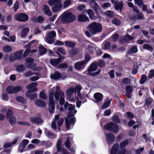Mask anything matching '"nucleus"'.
<instances>
[{"label": "nucleus", "instance_id": "20", "mask_svg": "<svg viewBox=\"0 0 154 154\" xmlns=\"http://www.w3.org/2000/svg\"><path fill=\"white\" fill-rule=\"evenodd\" d=\"M42 10L44 13L49 16L52 15V12L49 7L47 5H45L43 6Z\"/></svg>", "mask_w": 154, "mask_h": 154}, {"label": "nucleus", "instance_id": "27", "mask_svg": "<svg viewBox=\"0 0 154 154\" xmlns=\"http://www.w3.org/2000/svg\"><path fill=\"white\" fill-rule=\"evenodd\" d=\"M89 17L91 19L95 20L97 17L95 16L94 11L91 9H89L86 11Z\"/></svg>", "mask_w": 154, "mask_h": 154}, {"label": "nucleus", "instance_id": "35", "mask_svg": "<svg viewBox=\"0 0 154 154\" xmlns=\"http://www.w3.org/2000/svg\"><path fill=\"white\" fill-rule=\"evenodd\" d=\"M29 29V28L28 27H26L24 28L20 33V36L22 38L25 37Z\"/></svg>", "mask_w": 154, "mask_h": 154}, {"label": "nucleus", "instance_id": "63", "mask_svg": "<svg viewBox=\"0 0 154 154\" xmlns=\"http://www.w3.org/2000/svg\"><path fill=\"white\" fill-rule=\"evenodd\" d=\"M143 147H141L139 149H137L136 150V154H140L144 150Z\"/></svg>", "mask_w": 154, "mask_h": 154}, {"label": "nucleus", "instance_id": "19", "mask_svg": "<svg viewBox=\"0 0 154 154\" xmlns=\"http://www.w3.org/2000/svg\"><path fill=\"white\" fill-rule=\"evenodd\" d=\"M94 97L95 99V102L96 103L101 102L103 98V95L99 92L95 93L94 94Z\"/></svg>", "mask_w": 154, "mask_h": 154}, {"label": "nucleus", "instance_id": "21", "mask_svg": "<svg viewBox=\"0 0 154 154\" xmlns=\"http://www.w3.org/2000/svg\"><path fill=\"white\" fill-rule=\"evenodd\" d=\"M97 67V63L96 62H94L90 65V66L88 69V72H90L96 70Z\"/></svg>", "mask_w": 154, "mask_h": 154}, {"label": "nucleus", "instance_id": "16", "mask_svg": "<svg viewBox=\"0 0 154 154\" xmlns=\"http://www.w3.org/2000/svg\"><path fill=\"white\" fill-rule=\"evenodd\" d=\"M29 120L32 123L37 124H42L43 122L41 118L38 117H32L30 118Z\"/></svg>", "mask_w": 154, "mask_h": 154}, {"label": "nucleus", "instance_id": "42", "mask_svg": "<svg viewBox=\"0 0 154 154\" xmlns=\"http://www.w3.org/2000/svg\"><path fill=\"white\" fill-rule=\"evenodd\" d=\"M47 51V49L42 45H41L39 48V53L40 54L42 55L45 54Z\"/></svg>", "mask_w": 154, "mask_h": 154}, {"label": "nucleus", "instance_id": "64", "mask_svg": "<svg viewBox=\"0 0 154 154\" xmlns=\"http://www.w3.org/2000/svg\"><path fill=\"white\" fill-rule=\"evenodd\" d=\"M110 44L109 42H107L105 43L103 47V49L104 50H106L109 48L110 46Z\"/></svg>", "mask_w": 154, "mask_h": 154}, {"label": "nucleus", "instance_id": "17", "mask_svg": "<svg viewBox=\"0 0 154 154\" xmlns=\"http://www.w3.org/2000/svg\"><path fill=\"white\" fill-rule=\"evenodd\" d=\"M106 137V139L109 144L112 143L115 140L114 135L112 133H108L107 134H105Z\"/></svg>", "mask_w": 154, "mask_h": 154}, {"label": "nucleus", "instance_id": "15", "mask_svg": "<svg viewBox=\"0 0 154 154\" xmlns=\"http://www.w3.org/2000/svg\"><path fill=\"white\" fill-rule=\"evenodd\" d=\"M29 141L28 140H23L19 146V151L21 152H23L25 148L29 143Z\"/></svg>", "mask_w": 154, "mask_h": 154}, {"label": "nucleus", "instance_id": "36", "mask_svg": "<svg viewBox=\"0 0 154 154\" xmlns=\"http://www.w3.org/2000/svg\"><path fill=\"white\" fill-rule=\"evenodd\" d=\"M29 91L27 92L26 93V96L30 98L31 100H33L37 97V94L35 93L31 94Z\"/></svg>", "mask_w": 154, "mask_h": 154}, {"label": "nucleus", "instance_id": "10", "mask_svg": "<svg viewBox=\"0 0 154 154\" xmlns=\"http://www.w3.org/2000/svg\"><path fill=\"white\" fill-rule=\"evenodd\" d=\"M22 88L20 86L14 87L13 86H8L7 89V91L9 94L16 93L21 90Z\"/></svg>", "mask_w": 154, "mask_h": 154}, {"label": "nucleus", "instance_id": "51", "mask_svg": "<svg viewBox=\"0 0 154 154\" xmlns=\"http://www.w3.org/2000/svg\"><path fill=\"white\" fill-rule=\"evenodd\" d=\"M61 141L60 140H58L57 143V149L58 152L61 151Z\"/></svg>", "mask_w": 154, "mask_h": 154}, {"label": "nucleus", "instance_id": "33", "mask_svg": "<svg viewBox=\"0 0 154 154\" xmlns=\"http://www.w3.org/2000/svg\"><path fill=\"white\" fill-rule=\"evenodd\" d=\"M56 90L55 92V97L57 100H58L59 99V92L60 91H62L60 90V87L58 85H57L56 87Z\"/></svg>", "mask_w": 154, "mask_h": 154}, {"label": "nucleus", "instance_id": "29", "mask_svg": "<svg viewBox=\"0 0 154 154\" xmlns=\"http://www.w3.org/2000/svg\"><path fill=\"white\" fill-rule=\"evenodd\" d=\"M33 75H41L38 72H33L30 71H28L24 74V76L26 77H29Z\"/></svg>", "mask_w": 154, "mask_h": 154}, {"label": "nucleus", "instance_id": "30", "mask_svg": "<svg viewBox=\"0 0 154 154\" xmlns=\"http://www.w3.org/2000/svg\"><path fill=\"white\" fill-rule=\"evenodd\" d=\"M75 88H70L67 89L66 92V94L68 97H69L72 95L74 92Z\"/></svg>", "mask_w": 154, "mask_h": 154}, {"label": "nucleus", "instance_id": "45", "mask_svg": "<svg viewBox=\"0 0 154 154\" xmlns=\"http://www.w3.org/2000/svg\"><path fill=\"white\" fill-rule=\"evenodd\" d=\"M147 79V77L145 74H143L141 75L140 79V82L141 84H144Z\"/></svg>", "mask_w": 154, "mask_h": 154}, {"label": "nucleus", "instance_id": "39", "mask_svg": "<svg viewBox=\"0 0 154 154\" xmlns=\"http://www.w3.org/2000/svg\"><path fill=\"white\" fill-rule=\"evenodd\" d=\"M90 5L95 11H96L99 8V6L97 3L95 2V1L93 0H91Z\"/></svg>", "mask_w": 154, "mask_h": 154}, {"label": "nucleus", "instance_id": "50", "mask_svg": "<svg viewBox=\"0 0 154 154\" xmlns=\"http://www.w3.org/2000/svg\"><path fill=\"white\" fill-rule=\"evenodd\" d=\"M12 48L9 46H6L4 47L3 50L5 52H9L12 50Z\"/></svg>", "mask_w": 154, "mask_h": 154}, {"label": "nucleus", "instance_id": "43", "mask_svg": "<svg viewBox=\"0 0 154 154\" xmlns=\"http://www.w3.org/2000/svg\"><path fill=\"white\" fill-rule=\"evenodd\" d=\"M104 14L107 17H112L115 16V14L112 11L108 10L106 11Z\"/></svg>", "mask_w": 154, "mask_h": 154}, {"label": "nucleus", "instance_id": "28", "mask_svg": "<svg viewBox=\"0 0 154 154\" xmlns=\"http://www.w3.org/2000/svg\"><path fill=\"white\" fill-rule=\"evenodd\" d=\"M119 144L116 143L112 146L111 151V154H116L118 150Z\"/></svg>", "mask_w": 154, "mask_h": 154}, {"label": "nucleus", "instance_id": "41", "mask_svg": "<svg viewBox=\"0 0 154 154\" xmlns=\"http://www.w3.org/2000/svg\"><path fill=\"white\" fill-rule=\"evenodd\" d=\"M138 50L137 47L136 46H134L131 48L128 51V54H134L137 52Z\"/></svg>", "mask_w": 154, "mask_h": 154}, {"label": "nucleus", "instance_id": "4", "mask_svg": "<svg viewBox=\"0 0 154 154\" xmlns=\"http://www.w3.org/2000/svg\"><path fill=\"white\" fill-rule=\"evenodd\" d=\"M61 20L64 23H68L72 22L75 19V16L68 11H66L61 15Z\"/></svg>", "mask_w": 154, "mask_h": 154}, {"label": "nucleus", "instance_id": "44", "mask_svg": "<svg viewBox=\"0 0 154 154\" xmlns=\"http://www.w3.org/2000/svg\"><path fill=\"white\" fill-rule=\"evenodd\" d=\"M39 97L44 100L47 98L46 94L44 90L41 91L39 93Z\"/></svg>", "mask_w": 154, "mask_h": 154}, {"label": "nucleus", "instance_id": "26", "mask_svg": "<svg viewBox=\"0 0 154 154\" xmlns=\"http://www.w3.org/2000/svg\"><path fill=\"white\" fill-rule=\"evenodd\" d=\"M123 6V2L122 1L120 2L117 1L115 3V7L117 11L120 10L121 11Z\"/></svg>", "mask_w": 154, "mask_h": 154}, {"label": "nucleus", "instance_id": "32", "mask_svg": "<svg viewBox=\"0 0 154 154\" xmlns=\"http://www.w3.org/2000/svg\"><path fill=\"white\" fill-rule=\"evenodd\" d=\"M134 38V36H131L128 34H127L126 35L124 36V41L122 42L121 40L120 39H119V41L122 43H124V41H129L133 39Z\"/></svg>", "mask_w": 154, "mask_h": 154}, {"label": "nucleus", "instance_id": "47", "mask_svg": "<svg viewBox=\"0 0 154 154\" xmlns=\"http://www.w3.org/2000/svg\"><path fill=\"white\" fill-rule=\"evenodd\" d=\"M126 90L127 93L130 96V94L132 93L133 91L132 87L130 85L127 86L126 88Z\"/></svg>", "mask_w": 154, "mask_h": 154}, {"label": "nucleus", "instance_id": "46", "mask_svg": "<svg viewBox=\"0 0 154 154\" xmlns=\"http://www.w3.org/2000/svg\"><path fill=\"white\" fill-rule=\"evenodd\" d=\"M7 119H9V123L12 125H14L16 122V119L14 116H12Z\"/></svg>", "mask_w": 154, "mask_h": 154}, {"label": "nucleus", "instance_id": "56", "mask_svg": "<svg viewBox=\"0 0 154 154\" xmlns=\"http://www.w3.org/2000/svg\"><path fill=\"white\" fill-rule=\"evenodd\" d=\"M122 83L124 84H129L130 83V79L128 78H124L122 81Z\"/></svg>", "mask_w": 154, "mask_h": 154}, {"label": "nucleus", "instance_id": "34", "mask_svg": "<svg viewBox=\"0 0 154 154\" xmlns=\"http://www.w3.org/2000/svg\"><path fill=\"white\" fill-rule=\"evenodd\" d=\"M51 77L52 79H56L61 78L62 76L61 75L59 72H56L54 74H52Z\"/></svg>", "mask_w": 154, "mask_h": 154}, {"label": "nucleus", "instance_id": "11", "mask_svg": "<svg viewBox=\"0 0 154 154\" xmlns=\"http://www.w3.org/2000/svg\"><path fill=\"white\" fill-rule=\"evenodd\" d=\"M25 65L27 67L31 68L36 66L35 63H33L34 59L31 57H27L25 59Z\"/></svg>", "mask_w": 154, "mask_h": 154}, {"label": "nucleus", "instance_id": "8", "mask_svg": "<svg viewBox=\"0 0 154 154\" xmlns=\"http://www.w3.org/2000/svg\"><path fill=\"white\" fill-rule=\"evenodd\" d=\"M56 36V33L55 31H52L48 32L46 36V42L50 44H52L55 42L54 37Z\"/></svg>", "mask_w": 154, "mask_h": 154}, {"label": "nucleus", "instance_id": "48", "mask_svg": "<svg viewBox=\"0 0 154 154\" xmlns=\"http://www.w3.org/2000/svg\"><path fill=\"white\" fill-rule=\"evenodd\" d=\"M128 143V140H126L124 141L121 142L120 144V146L121 148H123L126 146Z\"/></svg>", "mask_w": 154, "mask_h": 154}, {"label": "nucleus", "instance_id": "22", "mask_svg": "<svg viewBox=\"0 0 154 154\" xmlns=\"http://www.w3.org/2000/svg\"><path fill=\"white\" fill-rule=\"evenodd\" d=\"M53 51L57 54H58L59 57H60V54L58 52H59L63 55L65 54V52L64 49L62 48H54Z\"/></svg>", "mask_w": 154, "mask_h": 154}, {"label": "nucleus", "instance_id": "55", "mask_svg": "<svg viewBox=\"0 0 154 154\" xmlns=\"http://www.w3.org/2000/svg\"><path fill=\"white\" fill-rule=\"evenodd\" d=\"M143 48L144 49L148 50L151 51L152 50V47L148 44L144 45L143 46Z\"/></svg>", "mask_w": 154, "mask_h": 154}, {"label": "nucleus", "instance_id": "7", "mask_svg": "<svg viewBox=\"0 0 154 154\" xmlns=\"http://www.w3.org/2000/svg\"><path fill=\"white\" fill-rule=\"evenodd\" d=\"M59 116V115H57L55 116L54 119L52 121L51 124L52 127L55 129L57 127V124L58 127H60L62 125L64 119H60Z\"/></svg>", "mask_w": 154, "mask_h": 154}, {"label": "nucleus", "instance_id": "62", "mask_svg": "<svg viewBox=\"0 0 154 154\" xmlns=\"http://www.w3.org/2000/svg\"><path fill=\"white\" fill-rule=\"evenodd\" d=\"M40 75H36V76L32 77L30 78V79L32 81H37L39 79V76Z\"/></svg>", "mask_w": 154, "mask_h": 154}, {"label": "nucleus", "instance_id": "18", "mask_svg": "<svg viewBox=\"0 0 154 154\" xmlns=\"http://www.w3.org/2000/svg\"><path fill=\"white\" fill-rule=\"evenodd\" d=\"M85 63L83 60L81 61L77 62L75 64V68L79 70L83 69L85 67Z\"/></svg>", "mask_w": 154, "mask_h": 154}, {"label": "nucleus", "instance_id": "25", "mask_svg": "<svg viewBox=\"0 0 154 154\" xmlns=\"http://www.w3.org/2000/svg\"><path fill=\"white\" fill-rule=\"evenodd\" d=\"M112 99H110L109 97H107L105 100L104 104L102 107L103 109L107 108L109 106Z\"/></svg>", "mask_w": 154, "mask_h": 154}, {"label": "nucleus", "instance_id": "13", "mask_svg": "<svg viewBox=\"0 0 154 154\" xmlns=\"http://www.w3.org/2000/svg\"><path fill=\"white\" fill-rule=\"evenodd\" d=\"M38 85V83L36 82H32L27 85L26 88L29 90L28 91L33 92L38 90V88L36 87Z\"/></svg>", "mask_w": 154, "mask_h": 154}, {"label": "nucleus", "instance_id": "38", "mask_svg": "<svg viewBox=\"0 0 154 154\" xmlns=\"http://www.w3.org/2000/svg\"><path fill=\"white\" fill-rule=\"evenodd\" d=\"M112 23L116 26H119L121 24V21L118 18L115 17L112 19Z\"/></svg>", "mask_w": 154, "mask_h": 154}, {"label": "nucleus", "instance_id": "14", "mask_svg": "<svg viewBox=\"0 0 154 154\" xmlns=\"http://www.w3.org/2000/svg\"><path fill=\"white\" fill-rule=\"evenodd\" d=\"M23 52V50H21L15 52L14 54V58L11 57H9V59L10 61H13L15 60H18L20 59L21 57L22 54Z\"/></svg>", "mask_w": 154, "mask_h": 154}, {"label": "nucleus", "instance_id": "54", "mask_svg": "<svg viewBox=\"0 0 154 154\" xmlns=\"http://www.w3.org/2000/svg\"><path fill=\"white\" fill-rule=\"evenodd\" d=\"M72 2L70 0H67L63 2V6L64 8H67L71 3Z\"/></svg>", "mask_w": 154, "mask_h": 154}, {"label": "nucleus", "instance_id": "60", "mask_svg": "<svg viewBox=\"0 0 154 154\" xmlns=\"http://www.w3.org/2000/svg\"><path fill=\"white\" fill-rule=\"evenodd\" d=\"M74 90V93L76 94L77 92L80 91L82 89V87L80 85H78L75 86Z\"/></svg>", "mask_w": 154, "mask_h": 154}, {"label": "nucleus", "instance_id": "3", "mask_svg": "<svg viewBox=\"0 0 154 154\" xmlns=\"http://www.w3.org/2000/svg\"><path fill=\"white\" fill-rule=\"evenodd\" d=\"M88 29L91 34H95L102 31V26L100 23L93 22L88 25Z\"/></svg>", "mask_w": 154, "mask_h": 154}, {"label": "nucleus", "instance_id": "1", "mask_svg": "<svg viewBox=\"0 0 154 154\" xmlns=\"http://www.w3.org/2000/svg\"><path fill=\"white\" fill-rule=\"evenodd\" d=\"M69 106L68 110L69 111V112L68 113L67 117L65 119L66 127L67 129L69 128V126L71 125H73L75 123V117H73L71 119H69V118L73 116L77 112L76 110H74L75 109L74 105L69 104Z\"/></svg>", "mask_w": 154, "mask_h": 154}, {"label": "nucleus", "instance_id": "23", "mask_svg": "<svg viewBox=\"0 0 154 154\" xmlns=\"http://www.w3.org/2000/svg\"><path fill=\"white\" fill-rule=\"evenodd\" d=\"M35 103L37 106L40 107H44L46 105L45 102L40 99H36Z\"/></svg>", "mask_w": 154, "mask_h": 154}, {"label": "nucleus", "instance_id": "31", "mask_svg": "<svg viewBox=\"0 0 154 154\" xmlns=\"http://www.w3.org/2000/svg\"><path fill=\"white\" fill-rule=\"evenodd\" d=\"M61 58H58L57 59L50 60V62L51 64L53 66H55L60 62Z\"/></svg>", "mask_w": 154, "mask_h": 154}, {"label": "nucleus", "instance_id": "37", "mask_svg": "<svg viewBox=\"0 0 154 154\" xmlns=\"http://www.w3.org/2000/svg\"><path fill=\"white\" fill-rule=\"evenodd\" d=\"M45 133L46 135L48 137L50 138H56L57 137L56 135L53 134L47 130H45Z\"/></svg>", "mask_w": 154, "mask_h": 154}, {"label": "nucleus", "instance_id": "58", "mask_svg": "<svg viewBox=\"0 0 154 154\" xmlns=\"http://www.w3.org/2000/svg\"><path fill=\"white\" fill-rule=\"evenodd\" d=\"M112 120L113 122L116 123H119L120 122V120L117 116L116 115L113 116Z\"/></svg>", "mask_w": 154, "mask_h": 154}, {"label": "nucleus", "instance_id": "57", "mask_svg": "<svg viewBox=\"0 0 154 154\" xmlns=\"http://www.w3.org/2000/svg\"><path fill=\"white\" fill-rule=\"evenodd\" d=\"M154 76V69L151 70L148 74V77L149 79L152 78Z\"/></svg>", "mask_w": 154, "mask_h": 154}, {"label": "nucleus", "instance_id": "12", "mask_svg": "<svg viewBox=\"0 0 154 154\" xmlns=\"http://www.w3.org/2000/svg\"><path fill=\"white\" fill-rule=\"evenodd\" d=\"M64 139H66V140L64 143L65 146L70 151L74 152V150L73 148L71 147V142L69 141V136L67 135H65Z\"/></svg>", "mask_w": 154, "mask_h": 154}, {"label": "nucleus", "instance_id": "2", "mask_svg": "<svg viewBox=\"0 0 154 154\" xmlns=\"http://www.w3.org/2000/svg\"><path fill=\"white\" fill-rule=\"evenodd\" d=\"M61 0H49L48 2L49 5L53 6L51 8L53 13H56L60 11L63 6L61 3Z\"/></svg>", "mask_w": 154, "mask_h": 154}, {"label": "nucleus", "instance_id": "49", "mask_svg": "<svg viewBox=\"0 0 154 154\" xmlns=\"http://www.w3.org/2000/svg\"><path fill=\"white\" fill-rule=\"evenodd\" d=\"M91 58L90 56L88 54H86L85 56V60H83L85 62V63L86 64L90 60Z\"/></svg>", "mask_w": 154, "mask_h": 154}, {"label": "nucleus", "instance_id": "5", "mask_svg": "<svg viewBox=\"0 0 154 154\" xmlns=\"http://www.w3.org/2000/svg\"><path fill=\"white\" fill-rule=\"evenodd\" d=\"M104 128L106 130L115 133H117L119 130V126L112 122L108 123L105 125L104 126Z\"/></svg>", "mask_w": 154, "mask_h": 154}, {"label": "nucleus", "instance_id": "40", "mask_svg": "<svg viewBox=\"0 0 154 154\" xmlns=\"http://www.w3.org/2000/svg\"><path fill=\"white\" fill-rule=\"evenodd\" d=\"M65 45L67 47L73 48L75 45V43L73 42L65 41Z\"/></svg>", "mask_w": 154, "mask_h": 154}, {"label": "nucleus", "instance_id": "9", "mask_svg": "<svg viewBox=\"0 0 154 154\" xmlns=\"http://www.w3.org/2000/svg\"><path fill=\"white\" fill-rule=\"evenodd\" d=\"M16 20L21 22H26L28 19V16L25 13L17 14L14 15Z\"/></svg>", "mask_w": 154, "mask_h": 154}, {"label": "nucleus", "instance_id": "53", "mask_svg": "<svg viewBox=\"0 0 154 154\" xmlns=\"http://www.w3.org/2000/svg\"><path fill=\"white\" fill-rule=\"evenodd\" d=\"M13 113L12 111L10 109H9L8 111L6 114V118L8 119L9 118L13 116Z\"/></svg>", "mask_w": 154, "mask_h": 154}, {"label": "nucleus", "instance_id": "61", "mask_svg": "<svg viewBox=\"0 0 154 154\" xmlns=\"http://www.w3.org/2000/svg\"><path fill=\"white\" fill-rule=\"evenodd\" d=\"M24 69L23 66L22 65L18 66L16 68L17 70L19 72L22 71L24 70Z\"/></svg>", "mask_w": 154, "mask_h": 154}, {"label": "nucleus", "instance_id": "24", "mask_svg": "<svg viewBox=\"0 0 154 154\" xmlns=\"http://www.w3.org/2000/svg\"><path fill=\"white\" fill-rule=\"evenodd\" d=\"M89 20L88 17L85 15L79 14L78 16V20L79 22H85Z\"/></svg>", "mask_w": 154, "mask_h": 154}, {"label": "nucleus", "instance_id": "52", "mask_svg": "<svg viewBox=\"0 0 154 154\" xmlns=\"http://www.w3.org/2000/svg\"><path fill=\"white\" fill-rule=\"evenodd\" d=\"M16 100L18 102L21 103H23L25 101L24 99L21 96H18L16 98Z\"/></svg>", "mask_w": 154, "mask_h": 154}, {"label": "nucleus", "instance_id": "6", "mask_svg": "<svg viewBox=\"0 0 154 154\" xmlns=\"http://www.w3.org/2000/svg\"><path fill=\"white\" fill-rule=\"evenodd\" d=\"M54 90L51 92L49 96V110L50 112L52 113L54 110L55 108V102L54 100Z\"/></svg>", "mask_w": 154, "mask_h": 154}, {"label": "nucleus", "instance_id": "59", "mask_svg": "<svg viewBox=\"0 0 154 154\" xmlns=\"http://www.w3.org/2000/svg\"><path fill=\"white\" fill-rule=\"evenodd\" d=\"M68 66V64L67 63H63L60 64L58 66V68H66Z\"/></svg>", "mask_w": 154, "mask_h": 154}]
</instances>
